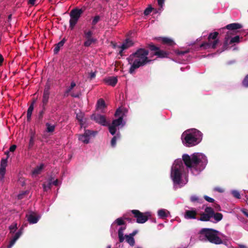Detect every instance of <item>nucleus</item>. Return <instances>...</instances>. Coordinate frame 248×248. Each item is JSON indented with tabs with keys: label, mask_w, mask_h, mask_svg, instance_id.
Listing matches in <instances>:
<instances>
[{
	"label": "nucleus",
	"mask_w": 248,
	"mask_h": 248,
	"mask_svg": "<svg viewBox=\"0 0 248 248\" xmlns=\"http://www.w3.org/2000/svg\"><path fill=\"white\" fill-rule=\"evenodd\" d=\"M21 185V186H23L25 185V181L23 179L19 180L18 185Z\"/></svg>",
	"instance_id": "obj_57"
},
{
	"label": "nucleus",
	"mask_w": 248,
	"mask_h": 248,
	"mask_svg": "<svg viewBox=\"0 0 248 248\" xmlns=\"http://www.w3.org/2000/svg\"><path fill=\"white\" fill-rule=\"evenodd\" d=\"M197 213L195 210H186L185 214V218L186 219H195Z\"/></svg>",
	"instance_id": "obj_18"
},
{
	"label": "nucleus",
	"mask_w": 248,
	"mask_h": 248,
	"mask_svg": "<svg viewBox=\"0 0 248 248\" xmlns=\"http://www.w3.org/2000/svg\"><path fill=\"white\" fill-rule=\"evenodd\" d=\"M66 41V39L65 38H63L60 42L55 45V47L53 50L54 54H56L58 53L61 47L63 46Z\"/></svg>",
	"instance_id": "obj_23"
},
{
	"label": "nucleus",
	"mask_w": 248,
	"mask_h": 248,
	"mask_svg": "<svg viewBox=\"0 0 248 248\" xmlns=\"http://www.w3.org/2000/svg\"><path fill=\"white\" fill-rule=\"evenodd\" d=\"M131 212L133 215L134 217L136 218V222L140 224L144 223L151 216V213L149 212L142 213L138 210L134 209L132 210Z\"/></svg>",
	"instance_id": "obj_9"
},
{
	"label": "nucleus",
	"mask_w": 248,
	"mask_h": 248,
	"mask_svg": "<svg viewBox=\"0 0 248 248\" xmlns=\"http://www.w3.org/2000/svg\"><path fill=\"white\" fill-rule=\"evenodd\" d=\"M182 159L187 168L199 171L205 168L208 162L206 156L199 153H195L190 156L184 154L182 156Z\"/></svg>",
	"instance_id": "obj_2"
},
{
	"label": "nucleus",
	"mask_w": 248,
	"mask_h": 248,
	"mask_svg": "<svg viewBox=\"0 0 248 248\" xmlns=\"http://www.w3.org/2000/svg\"><path fill=\"white\" fill-rule=\"evenodd\" d=\"M35 1L36 0H29L28 3L31 5H34L35 4Z\"/></svg>",
	"instance_id": "obj_60"
},
{
	"label": "nucleus",
	"mask_w": 248,
	"mask_h": 248,
	"mask_svg": "<svg viewBox=\"0 0 248 248\" xmlns=\"http://www.w3.org/2000/svg\"><path fill=\"white\" fill-rule=\"evenodd\" d=\"M148 47L151 51H154V55L157 56L158 58H167L169 55V52L161 50L159 47L155 46L152 43L148 44Z\"/></svg>",
	"instance_id": "obj_10"
},
{
	"label": "nucleus",
	"mask_w": 248,
	"mask_h": 248,
	"mask_svg": "<svg viewBox=\"0 0 248 248\" xmlns=\"http://www.w3.org/2000/svg\"><path fill=\"white\" fill-rule=\"evenodd\" d=\"M243 85L245 87H248V75L246 76L243 81Z\"/></svg>",
	"instance_id": "obj_46"
},
{
	"label": "nucleus",
	"mask_w": 248,
	"mask_h": 248,
	"mask_svg": "<svg viewBox=\"0 0 248 248\" xmlns=\"http://www.w3.org/2000/svg\"><path fill=\"white\" fill-rule=\"evenodd\" d=\"M30 193V191L28 189L24 191H21L17 195L18 200H21L26 198Z\"/></svg>",
	"instance_id": "obj_30"
},
{
	"label": "nucleus",
	"mask_w": 248,
	"mask_h": 248,
	"mask_svg": "<svg viewBox=\"0 0 248 248\" xmlns=\"http://www.w3.org/2000/svg\"><path fill=\"white\" fill-rule=\"evenodd\" d=\"M126 229L125 227H121L119 229L118 234L119 237V241L120 243H122L124 240V231Z\"/></svg>",
	"instance_id": "obj_26"
},
{
	"label": "nucleus",
	"mask_w": 248,
	"mask_h": 248,
	"mask_svg": "<svg viewBox=\"0 0 248 248\" xmlns=\"http://www.w3.org/2000/svg\"><path fill=\"white\" fill-rule=\"evenodd\" d=\"M93 32L92 31H84V37L85 41L84 46L86 47L90 46L92 44L95 43L97 40L93 37Z\"/></svg>",
	"instance_id": "obj_11"
},
{
	"label": "nucleus",
	"mask_w": 248,
	"mask_h": 248,
	"mask_svg": "<svg viewBox=\"0 0 248 248\" xmlns=\"http://www.w3.org/2000/svg\"><path fill=\"white\" fill-rule=\"evenodd\" d=\"M59 181L58 179H56L52 182V184L55 186H57L58 185Z\"/></svg>",
	"instance_id": "obj_61"
},
{
	"label": "nucleus",
	"mask_w": 248,
	"mask_h": 248,
	"mask_svg": "<svg viewBox=\"0 0 248 248\" xmlns=\"http://www.w3.org/2000/svg\"><path fill=\"white\" fill-rule=\"evenodd\" d=\"M212 44L211 42H204L200 45V47H203L204 49H207L212 48Z\"/></svg>",
	"instance_id": "obj_35"
},
{
	"label": "nucleus",
	"mask_w": 248,
	"mask_h": 248,
	"mask_svg": "<svg viewBox=\"0 0 248 248\" xmlns=\"http://www.w3.org/2000/svg\"><path fill=\"white\" fill-rule=\"evenodd\" d=\"M33 110V104H31L27 110V119L29 120L31 116L32 112Z\"/></svg>",
	"instance_id": "obj_38"
},
{
	"label": "nucleus",
	"mask_w": 248,
	"mask_h": 248,
	"mask_svg": "<svg viewBox=\"0 0 248 248\" xmlns=\"http://www.w3.org/2000/svg\"><path fill=\"white\" fill-rule=\"evenodd\" d=\"M232 35V32L230 31H228L225 35L224 41L223 45V50H226L228 48L229 45H230L229 41L231 39Z\"/></svg>",
	"instance_id": "obj_19"
},
{
	"label": "nucleus",
	"mask_w": 248,
	"mask_h": 248,
	"mask_svg": "<svg viewBox=\"0 0 248 248\" xmlns=\"http://www.w3.org/2000/svg\"><path fill=\"white\" fill-rule=\"evenodd\" d=\"M138 231L137 230H135L132 233H130L128 235L129 236L133 237L138 233Z\"/></svg>",
	"instance_id": "obj_58"
},
{
	"label": "nucleus",
	"mask_w": 248,
	"mask_h": 248,
	"mask_svg": "<svg viewBox=\"0 0 248 248\" xmlns=\"http://www.w3.org/2000/svg\"><path fill=\"white\" fill-rule=\"evenodd\" d=\"M83 116H84L83 113L81 112H79V113H77L76 117H77V120L79 122H82Z\"/></svg>",
	"instance_id": "obj_41"
},
{
	"label": "nucleus",
	"mask_w": 248,
	"mask_h": 248,
	"mask_svg": "<svg viewBox=\"0 0 248 248\" xmlns=\"http://www.w3.org/2000/svg\"><path fill=\"white\" fill-rule=\"evenodd\" d=\"M100 17L99 16H96L94 17L92 24L93 26L95 25L100 20Z\"/></svg>",
	"instance_id": "obj_42"
},
{
	"label": "nucleus",
	"mask_w": 248,
	"mask_h": 248,
	"mask_svg": "<svg viewBox=\"0 0 248 248\" xmlns=\"http://www.w3.org/2000/svg\"><path fill=\"white\" fill-rule=\"evenodd\" d=\"M105 83L109 85L114 87L116 85L118 82V79L116 77H109L104 79Z\"/></svg>",
	"instance_id": "obj_21"
},
{
	"label": "nucleus",
	"mask_w": 248,
	"mask_h": 248,
	"mask_svg": "<svg viewBox=\"0 0 248 248\" xmlns=\"http://www.w3.org/2000/svg\"><path fill=\"white\" fill-rule=\"evenodd\" d=\"M124 219L128 221L129 222H132L133 220V219L130 217H124ZM133 220H134L133 219Z\"/></svg>",
	"instance_id": "obj_62"
},
{
	"label": "nucleus",
	"mask_w": 248,
	"mask_h": 248,
	"mask_svg": "<svg viewBox=\"0 0 248 248\" xmlns=\"http://www.w3.org/2000/svg\"><path fill=\"white\" fill-rule=\"evenodd\" d=\"M4 61V58L1 54H0V66L2 65Z\"/></svg>",
	"instance_id": "obj_59"
},
{
	"label": "nucleus",
	"mask_w": 248,
	"mask_h": 248,
	"mask_svg": "<svg viewBox=\"0 0 248 248\" xmlns=\"http://www.w3.org/2000/svg\"><path fill=\"white\" fill-rule=\"evenodd\" d=\"M185 167L181 160L175 161L171 170L170 176L174 184H180Z\"/></svg>",
	"instance_id": "obj_5"
},
{
	"label": "nucleus",
	"mask_w": 248,
	"mask_h": 248,
	"mask_svg": "<svg viewBox=\"0 0 248 248\" xmlns=\"http://www.w3.org/2000/svg\"><path fill=\"white\" fill-rule=\"evenodd\" d=\"M232 194L234 197L237 199H240L241 196L238 191L236 190H234L232 192Z\"/></svg>",
	"instance_id": "obj_44"
},
{
	"label": "nucleus",
	"mask_w": 248,
	"mask_h": 248,
	"mask_svg": "<svg viewBox=\"0 0 248 248\" xmlns=\"http://www.w3.org/2000/svg\"><path fill=\"white\" fill-rule=\"evenodd\" d=\"M149 51L142 48H138L136 52L131 54L127 58L129 63L131 64L129 72L132 74L135 69L151 62L152 60L147 57Z\"/></svg>",
	"instance_id": "obj_1"
},
{
	"label": "nucleus",
	"mask_w": 248,
	"mask_h": 248,
	"mask_svg": "<svg viewBox=\"0 0 248 248\" xmlns=\"http://www.w3.org/2000/svg\"><path fill=\"white\" fill-rule=\"evenodd\" d=\"M126 229L125 227H121L119 229L118 234L119 237V241L120 243H122L124 240V231Z\"/></svg>",
	"instance_id": "obj_27"
},
{
	"label": "nucleus",
	"mask_w": 248,
	"mask_h": 248,
	"mask_svg": "<svg viewBox=\"0 0 248 248\" xmlns=\"http://www.w3.org/2000/svg\"><path fill=\"white\" fill-rule=\"evenodd\" d=\"M219 232L210 228H202L199 232V239L202 241H209L216 245L223 243V241L218 236Z\"/></svg>",
	"instance_id": "obj_4"
},
{
	"label": "nucleus",
	"mask_w": 248,
	"mask_h": 248,
	"mask_svg": "<svg viewBox=\"0 0 248 248\" xmlns=\"http://www.w3.org/2000/svg\"><path fill=\"white\" fill-rule=\"evenodd\" d=\"M189 51L188 50L187 51H178L177 52V54L179 55H183L187 53H188Z\"/></svg>",
	"instance_id": "obj_56"
},
{
	"label": "nucleus",
	"mask_w": 248,
	"mask_h": 248,
	"mask_svg": "<svg viewBox=\"0 0 248 248\" xmlns=\"http://www.w3.org/2000/svg\"><path fill=\"white\" fill-rule=\"evenodd\" d=\"M242 28V25L241 24L233 23L226 25L225 27L223 28L222 29H227L229 31H231L232 35H234L235 30L240 29Z\"/></svg>",
	"instance_id": "obj_15"
},
{
	"label": "nucleus",
	"mask_w": 248,
	"mask_h": 248,
	"mask_svg": "<svg viewBox=\"0 0 248 248\" xmlns=\"http://www.w3.org/2000/svg\"><path fill=\"white\" fill-rule=\"evenodd\" d=\"M33 144H34L33 138L32 137H31L30 138V142H29V147L31 148V147H32L33 145Z\"/></svg>",
	"instance_id": "obj_51"
},
{
	"label": "nucleus",
	"mask_w": 248,
	"mask_h": 248,
	"mask_svg": "<svg viewBox=\"0 0 248 248\" xmlns=\"http://www.w3.org/2000/svg\"><path fill=\"white\" fill-rule=\"evenodd\" d=\"M158 215L162 218H164L167 217V214L165 209H160L158 210Z\"/></svg>",
	"instance_id": "obj_37"
},
{
	"label": "nucleus",
	"mask_w": 248,
	"mask_h": 248,
	"mask_svg": "<svg viewBox=\"0 0 248 248\" xmlns=\"http://www.w3.org/2000/svg\"><path fill=\"white\" fill-rule=\"evenodd\" d=\"M91 119L102 125H107L106 119L104 115L98 114H93L91 116Z\"/></svg>",
	"instance_id": "obj_14"
},
{
	"label": "nucleus",
	"mask_w": 248,
	"mask_h": 248,
	"mask_svg": "<svg viewBox=\"0 0 248 248\" xmlns=\"http://www.w3.org/2000/svg\"><path fill=\"white\" fill-rule=\"evenodd\" d=\"M202 133L197 130L186 131L182 135L183 143L186 147H192L198 144L202 140Z\"/></svg>",
	"instance_id": "obj_3"
},
{
	"label": "nucleus",
	"mask_w": 248,
	"mask_h": 248,
	"mask_svg": "<svg viewBox=\"0 0 248 248\" xmlns=\"http://www.w3.org/2000/svg\"><path fill=\"white\" fill-rule=\"evenodd\" d=\"M218 34L219 33L217 31H215L214 32L210 33L208 35V40L209 42L212 43V48H216L217 45L219 43V40L217 38Z\"/></svg>",
	"instance_id": "obj_13"
},
{
	"label": "nucleus",
	"mask_w": 248,
	"mask_h": 248,
	"mask_svg": "<svg viewBox=\"0 0 248 248\" xmlns=\"http://www.w3.org/2000/svg\"><path fill=\"white\" fill-rule=\"evenodd\" d=\"M203 198L208 202L214 203L215 202V200L213 198L209 197V196H208L207 195H204L203 196Z\"/></svg>",
	"instance_id": "obj_43"
},
{
	"label": "nucleus",
	"mask_w": 248,
	"mask_h": 248,
	"mask_svg": "<svg viewBox=\"0 0 248 248\" xmlns=\"http://www.w3.org/2000/svg\"><path fill=\"white\" fill-rule=\"evenodd\" d=\"M153 8L151 7L147 8L144 11V14L145 16L149 15L152 12Z\"/></svg>",
	"instance_id": "obj_45"
},
{
	"label": "nucleus",
	"mask_w": 248,
	"mask_h": 248,
	"mask_svg": "<svg viewBox=\"0 0 248 248\" xmlns=\"http://www.w3.org/2000/svg\"><path fill=\"white\" fill-rule=\"evenodd\" d=\"M124 113L120 108L117 109L115 113V116L118 117V118L112 121L111 125H109L108 129L110 133L114 135L116 132V127L122 124Z\"/></svg>",
	"instance_id": "obj_6"
},
{
	"label": "nucleus",
	"mask_w": 248,
	"mask_h": 248,
	"mask_svg": "<svg viewBox=\"0 0 248 248\" xmlns=\"http://www.w3.org/2000/svg\"><path fill=\"white\" fill-rule=\"evenodd\" d=\"M212 217H213L217 222H218L222 220L223 218V215L220 213H215L213 209Z\"/></svg>",
	"instance_id": "obj_29"
},
{
	"label": "nucleus",
	"mask_w": 248,
	"mask_h": 248,
	"mask_svg": "<svg viewBox=\"0 0 248 248\" xmlns=\"http://www.w3.org/2000/svg\"><path fill=\"white\" fill-rule=\"evenodd\" d=\"M26 217L28 221L31 224L36 223L39 219V217L33 212H31L29 215H27Z\"/></svg>",
	"instance_id": "obj_17"
},
{
	"label": "nucleus",
	"mask_w": 248,
	"mask_h": 248,
	"mask_svg": "<svg viewBox=\"0 0 248 248\" xmlns=\"http://www.w3.org/2000/svg\"><path fill=\"white\" fill-rule=\"evenodd\" d=\"M124 237L125 238L126 242H127L131 246H134L135 241L134 237H131L129 235H125Z\"/></svg>",
	"instance_id": "obj_31"
},
{
	"label": "nucleus",
	"mask_w": 248,
	"mask_h": 248,
	"mask_svg": "<svg viewBox=\"0 0 248 248\" xmlns=\"http://www.w3.org/2000/svg\"><path fill=\"white\" fill-rule=\"evenodd\" d=\"M84 12V10L76 8L73 9L70 12V19L69 20V28L73 30L78 23L79 18Z\"/></svg>",
	"instance_id": "obj_7"
},
{
	"label": "nucleus",
	"mask_w": 248,
	"mask_h": 248,
	"mask_svg": "<svg viewBox=\"0 0 248 248\" xmlns=\"http://www.w3.org/2000/svg\"><path fill=\"white\" fill-rule=\"evenodd\" d=\"M214 190L219 192L220 193H222L224 192V190L222 188L218 187H215L214 188Z\"/></svg>",
	"instance_id": "obj_53"
},
{
	"label": "nucleus",
	"mask_w": 248,
	"mask_h": 248,
	"mask_svg": "<svg viewBox=\"0 0 248 248\" xmlns=\"http://www.w3.org/2000/svg\"><path fill=\"white\" fill-rule=\"evenodd\" d=\"M159 6L162 8L164 2V0H157Z\"/></svg>",
	"instance_id": "obj_55"
},
{
	"label": "nucleus",
	"mask_w": 248,
	"mask_h": 248,
	"mask_svg": "<svg viewBox=\"0 0 248 248\" xmlns=\"http://www.w3.org/2000/svg\"><path fill=\"white\" fill-rule=\"evenodd\" d=\"M107 106L104 99L100 98L99 99L96 104V109L101 110V112H104V109L106 108Z\"/></svg>",
	"instance_id": "obj_22"
},
{
	"label": "nucleus",
	"mask_w": 248,
	"mask_h": 248,
	"mask_svg": "<svg viewBox=\"0 0 248 248\" xmlns=\"http://www.w3.org/2000/svg\"><path fill=\"white\" fill-rule=\"evenodd\" d=\"M10 233H12V238L10 241L9 244L7 246V248H11L16 242V223H13L9 226Z\"/></svg>",
	"instance_id": "obj_16"
},
{
	"label": "nucleus",
	"mask_w": 248,
	"mask_h": 248,
	"mask_svg": "<svg viewBox=\"0 0 248 248\" xmlns=\"http://www.w3.org/2000/svg\"><path fill=\"white\" fill-rule=\"evenodd\" d=\"M52 184L50 182H47V183H44L43 185L44 191H47L48 189H50L51 188Z\"/></svg>",
	"instance_id": "obj_40"
},
{
	"label": "nucleus",
	"mask_w": 248,
	"mask_h": 248,
	"mask_svg": "<svg viewBox=\"0 0 248 248\" xmlns=\"http://www.w3.org/2000/svg\"><path fill=\"white\" fill-rule=\"evenodd\" d=\"M78 140L85 144H87L89 142V138L87 137V136H85L84 134L79 135L78 136Z\"/></svg>",
	"instance_id": "obj_32"
},
{
	"label": "nucleus",
	"mask_w": 248,
	"mask_h": 248,
	"mask_svg": "<svg viewBox=\"0 0 248 248\" xmlns=\"http://www.w3.org/2000/svg\"><path fill=\"white\" fill-rule=\"evenodd\" d=\"M239 247L240 248H247V247L246 246L243 245H240Z\"/></svg>",
	"instance_id": "obj_64"
},
{
	"label": "nucleus",
	"mask_w": 248,
	"mask_h": 248,
	"mask_svg": "<svg viewBox=\"0 0 248 248\" xmlns=\"http://www.w3.org/2000/svg\"><path fill=\"white\" fill-rule=\"evenodd\" d=\"M213 208L211 207H206L204 210V213L201 214L199 220L202 221H208L212 217Z\"/></svg>",
	"instance_id": "obj_12"
},
{
	"label": "nucleus",
	"mask_w": 248,
	"mask_h": 248,
	"mask_svg": "<svg viewBox=\"0 0 248 248\" xmlns=\"http://www.w3.org/2000/svg\"><path fill=\"white\" fill-rule=\"evenodd\" d=\"M214 207L217 211L221 210V208H220V205L216 203H215V204H214Z\"/></svg>",
	"instance_id": "obj_54"
},
{
	"label": "nucleus",
	"mask_w": 248,
	"mask_h": 248,
	"mask_svg": "<svg viewBox=\"0 0 248 248\" xmlns=\"http://www.w3.org/2000/svg\"><path fill=\"white\" fill-rule=\"evenodd\" d=\"M49 92L48 89H45L44 92L42 102L43 106L46 105L48 102Z\"/></svg>",
	"instance_id": "obj_28"
},
{
	"label": "nucleus",
	"mask_w": 248,
	"mask_h": 248,
	"mask_svg": "<svg viewBox=\"0 0 248 248\" xmlns=\"http://www.w3.org/2000/svg\"><path fill=\"white\" fill-rule=\"evenodd\" d=\"M46 131L48 133L53 132L55 128V125L51 124L48 123H46Z\"/></svg>",
	"instance_id": "obj_34"
},
{
	"label": "nucleus",
	"mask_w": 248,
	"mask_h": 248,
	"mask_svg": "<svg viewBox=\"0 0 248 248\" xmlns=\"http://www.w3.org/2000/svg\"><path fill=\"white\" fill-rule=\"evenodd\" d=\"M114 222L116 223L119 226H121L125 224V222L122 217L118 218L115 220Z\"/></svg>",
	"instance_id": "obj_39"
},
{
	"label": "nucleus",
	"mask_w": 248,
	"mask_h": 248,
	"mask_svg": "<svg viewBox=\"0 0 248 248\" xmlns=\"http://www.w3.org/2000/svg\"><path fill=\"white\" fill-rule=\"evenodd\" d=\"M116 143V137L114 136L111 140V145L112 147H114Z\"/></svg>",
	"instance_id": "obj_47"
},
{
	"label": "nucleus",
	"mask_w": 248,
	"mask_h": 248,
	"mask_svg": "<svg viewBox=\"0 0 248 248\" xmlns=\"http://www.w3.org/2000/svg\"><path fill=\"white\" fill-rule=\"evenodd\" d=\"M16 151V144L12 145L9 148V151L5 152L6 155L5 158H2L0 165V180H2L5 175L6 171V167L7 165V160L10 156V153H13Z\"/></svg>",
	"instance_id": "obj_8"
},
{
	"label": "nucleus",
	"mask_w": 248,
	"mask_h": 248,
	"mask_svg": "<svg viewBox=\"0 0 248 248\" xmlns=\"http://www.w3.org/2000/svg\"><path fill=\"white\" fill-rule=\"evenodd\" d=\"M92 133H93L92 131H91L90 130H86L83 134L85 136H87V137L89 138L90 136L92 134Z\"/></svg>",
	"instance_id": "obj_49"
},
{
	"label": "nucleus",
	"mask_w": 248,
	"mask_h": 248,
	"mask_svg": "<svg viewBox=\"0 0 248 248\" xmlns=\"http://www.w3.org/2000/svg\"><path fill=\"white\" fill-rule=\"evenodd\" d=\"M76 84L74 81H72L71 83L70 86L68 87V88L66 90L65 92L64 95L67 96L68 93L71 92V91L76 86Z\"/></svg>",
	"instance_id": "obj_36"
},
{
	"label": "nucleus",
	"mask_w": 248,
	"mask_h": 248,
	"mask_svg": "<svg viewBox=\"0 0 248 248\" xmlns=\"http://www.w3.org/2000/svg\"><path fill=\"white\" fill-rule=\"evenodd\" d=\"M160 40L163 44L167 45L170 46H173L175 45L174 42L171 39L167 37H161Z\"/></svg>",
	"instance_id": "obj_24"
},
{
	"label": "nucleus",
	"mask_w": 248,
	"mask_h": 248,
	"mask_svg": "<svg viewBox=\"0 0 248 248\" xmlns=\"http://www.w3.org/2000/svg\"><path fill=\"white\" fill-rule=\"evenodd\" d=\"M44 168V165L43 164H41L39 166H36L32 170V174L34 176H36L40 174L42 170Z\"/></svg>",
	"instance_id": "obj_25"
},
{
	"label": "nucleus",
	"mask_w": 248,
	"mask_h": 248,
	"mask_svg": "<svg viewBox=\"0 0 248 248\" xmlns=\"http://www.w3.org/2000/svg\"><path fill=\"white\" fill-rule=\"evenodd\" d=\"M133 42L131 39L127 38L123 43V44L121 46H119L118 47L123 49H126L133 46Z\"/></svg>",
	"instance_id": "obj_20"
},
{
	"label": "nucleus",
	"mask_w": 248,
	"mask_h": 248,
	"mask_svg": "<svg viewBox=\"0 0 248 248\" xmlns=\"http://www.w3.org/2000/svg\"><path fill=\"white\" fill-rule=\"evenodd\" d=\"M89 76H90L89 78L91 80L93 79L94 78H95V77L96 76L95 72H91L89 74Z\"/></svg>",
	"instance_id": "obj_52"
},
{
	"label": "nucleus",
	"mask_w": 248,
	"mask_h": 248,
	"mask_svg": "<svg viewBox=\"0 0 248 248\" xmlns=\"http://www.w3.org/2000/svg\"><path fill=\"white\" fill-rule=\"evenodd\" d=\"M48 182H51V183L52 184V182H53V178L51 177V178H49L48 180Z\"/></svg>",
	"instance_id": "obj_63"
},
{
	"label": "nucleus",
	"mask_w": 248,
	"mask_h": 248,
	"mask_svg": "<svg viewBox=\"0 0 248 248\" xmlns=\"http://www.w3.org/2000/svg\"><path fill=\"white\" fill-rule=\"evenodd\" d=\"M240 42V37L239 35H236L233 37H231L229 41V43L231 45H232L233 44H238Z\"/></svg>",
	"instance_id": "obj_33"
},
{
	"label": "nucleus",
	"mask_w": 248,
	"mask_h": 248,
	"mask_svg": "<svg viewBox=\"0 0 248 248\" xmlns=\"http://www.w3.org/2000/svg\"><path fill=\"white\" fill-rule=\"evenodd\" d=\"M22 230H23V228L21 227L20 229V230L18 231V232H16V240L19 238V237L22 234Z\"/></svg>",
	"instance_id": "obj_50"
},
{
	"label": "nucleus",
	"mask_w": 248,
	"mask_h": 248,
	"mask_svg": "<svg viewBox=\"0 0 248 248\" xmlns=\"http://www.w3.org/2000/svg\"><path fill=\"white\" fill-rule=\"evenodd\" d=\"M198 200H199V198L196 196L194 195V196H192L190 197V201H191V202H198Z\"/></svg>",
	"instance_id": "obj_48"
}]
</instances>
